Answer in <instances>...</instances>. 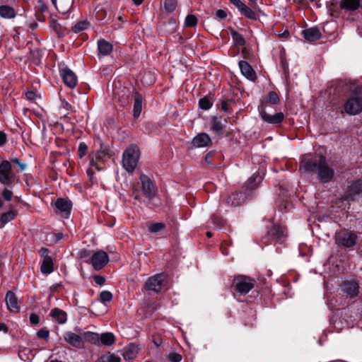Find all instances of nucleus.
Wrapping results in <instances>:
<instances>
[{
	"label": "nucleus",
	"instance_id": "nucleus-57",
	"mask_svg": "<svg viewBox=\"0 0 362 362\" xmlns=\"http://www.w3.org/2000/svg\"><path fill=\"white\" fill-rule=\"evenodd\" d=\"M94 280H95V282L98 285H100V286L103 285L105 281V279L103 276H100V275L95 276L94 277Z\"/></svg>",
	"mask_w": 362,
	"mask_h": 362
},
{
	"label": "nucleus",
	"instance_id": "nucleus-37",
	"mask_svg": "<svg viewBox=\"0 0 362 362\" xmlns=\"http://www.w3.org/2000/svg\"><path fill=\"white\" fill-rule=\"evenodd\" d=\"M230 35L235 45L242 46L245 45V41L242 35L240 34L238 32L233 29H231Z\"/></svg>",
	"mask_w": 362,
	"mask_h": 362
},
{
	"label": "nucleus",
	"instance_id": "nucleus-35",
	"mask_svg": "<svg viewBox=\"0 0 362 362\" xmlns=\"http://www.w3.org/2000/svg\"><path fill=\"white\" fill-rule=\"evenodd\" d=\"M141 110H142V99L139 95H137L134 99V110H133L134 117L137 118L140 115Z\"/></svg>",
	"mask_w": 362,
	"mask_h": 362
},
{
	"label": "nucleus",
	"instance_id": "nucleus-34",
	"mask_svg": "<svg viewBox=\"0 0 362 362\" xmlns=\"http://www.w3.org/2000/svg\"><path fill=\"white\" fill-rule=\"evenodd\" d=\"M0 16L4 18H12L15 17L16 12L14 9L8 6H0Z\"/></svg>",
	"mask_w": 362,
	"mask_h": 362
},
{
	"label": "nucleus",
	"instance_id": "nucleus-63",
	"mask_svg": "<svg viewBox=\"0 0 362 362\" xmlns=\"http://www.w3.org/2000/svg\"><path fill=\"white\" fill-rule=\"evenodd\" d=\"M0 331H3L5 333L8 332L7 326L4 322H0Z\"/></svg>",
	"mask_w": 362,
	"mask_h": 362
},
{
	"label": "nucleus",
	"instance_id": "nucleus-62",
	"mask_svg": "<svg viewBox=\"0 0 362 362\" xmlns=\"http://www.w3.org/2000/svg\"><path fill=\"white\" fill-rule=\"evenodd\" d=\"M221 110L224 112H228V104L227 102L226 101H223L221 103Z\"/></svg>",
	"mask_w": 362,
	"mask_h": 362
},
{
	"label": "nucleus",
	"instance_id": "nucleus-40",
	"mask_svg": "<svg viewBox=\"0 0 362 362\" xmlns=\"http://www.w3.org/2000/svg\"><path fill=\"white\" fill-rule=\"evenodd\" d=\"M89 24L86 21L78 22L72 27V30L75 33H79L88 28Z\"/></svg>",
	"mask_w": 362,
	"mask_h": 362
},
{
	"label": "nucleus",
	"instance_id": "nucleus-24",
	"mask_svg": "<svg viewBox=\"0 0 362 362\" xmlns=\"http://www.w3.org/2000/svg\"><path fill=\"white\" fill-rule=\"evenodd\" d=\"M340 6L347 11H355L360 8V0H341Z\"/></svg>",
	"mask_w": 362,
	"mask_h": 362
},
{
	"label": "nucleus",
	"instance_id": "nucleus-39",
	"mask_svg": "<svg viewBox=\"0 0 362 362\" xmlns=\"http://www.w3.org/2000/svg\"><path fill=\"white\" fill-rule=\"evenodd\" d=\"M212 105L213 103L206 96L201 98L199 101V107L204 110H209L212 107Z\"/></svg>",
	"mask_w": 362,
	"mask_h": 362
},
{
	"label": "nucleus",
	"instance_id": "nucleus-44",
	"mask_svg": "<svg viewBox=\"0 0 362 362\" xmlns=\"http://www.w3.org/2000/svg\"><path fill=\"white\" fill-rule=\"evenodd\" d=\"M100 299L102 303L110 302L112 299V294L107 291H103L100 293Z\"/></svg>",
	"mask_w": 362,
	"mask_h": 362
},
{
	"label": "nucleus",
	"instance_id": "nucleus-19",
	"mask_svg": "<svg viewBox=\"0 0 362 362\" xmlns=\"http://www.w3.org/2000/svg\"><path fill=\"white\" fill-rule=\"evenodd\" d=\"M211 144V139L206 133H199L192 139V144L196 148H203Z\"/></svg>",
	"mask_w": 362,
	"mask_h": 362
},
{
	"label": "nucleus",
	"instance_id": "nucleus-59",
	"mask_svg": "<svg viewBox=\"0 0 362 362\" xmlns=\"http://www.w3.org/2000/svg\"><path fill=\"white\" fill-rule=\"evenodd\" d=\"M277 35L279 38L287 39L289 37L290 33L288 30H285L284 32L278 33Z\"/></svg>",
	"mask_w": 362,
	"mask_h": 362
},
{
	"label": "nucleus",
	"instance_id": "nucleus-15",
	"mask_svg": "<svg viewBox=\"0 0 362 362\" xmlns=\"http://www.w3.org/2000/svg\"><path fill=\"white\" fill-rule=\"evenodd\" d=\"M140 180L144 194L148 197H153L156 194V187L151 179L146 175H141Z\"/></svg>",
	"mask_w": 362,
	"mask_h": 362
},
{
	"label": "nucleus",
	"instance_id": "nucleus-1",
	"mask_svg": "<svg viewBox=\"0 0 362 362\" xmlns=\"http://www.w3.org/2000/svg\"><path fill=\"white\" fill-rule=\"evenodd\" d=\"M300 169L305 173H315L317 180L325 184L334 180L335 172L324 156L305 157L300 163Z\"/></svg>",
	"mask_w": 362,
	"mask_h": 362
},
{
	"label": "nucleus",
	"instance_id": "nucleus-49",
	"mask_svg": "<svg viewBox=\"0 0 362 362\" xmlns=\"http://www.w3.org/2000/svg\"><path fill=\"white\" fill-rule=\"evenodd\" d=\"M211 221L215 227L220 228L223 225V220L218 216L214 215L211 216Z\"/></svg>",
	"mask_w": 362,
	"mask_h": 362
},
{
	"label": "nucleus",
	"instance_id": "nucleus-30",
	"mask_svg": "<svg viewBox=\"0 0 362 362\" xmlns=\"http://www.w3.org/2000/svg\"><path fill=\"white\" fill-rule=\"evenodd\" d=\"M82 335L84 342L86 341L92 344H97L100 341V335L98 333L93 332H85Z\"/></svg>",
	"mask_w": 362,
	"mask_h": 362
},
{
	"label": "nucleus",
	"instance_id": "nucleus-10",
	"mask_svg": "<svg viewBox=\"0 0 362 362\" xmlns=\"http://www.w3.org/2000/svg\"><path fill=\"white\" fill-rule=\"evenodd\" d=\"M63 337L67 344L75 348L83 349L84 347L83 335H79L72 332H66L64 334Z\"/></svg>",
	"mask_w": 362,
	"mask_h": 362
},
{
	"label": "nucleus",
	"instance_id": "nucleus-60",
	"mask_svg": "<svg viewBox=\"0 0 362 362\" xmlns=\"http://www.w3.org/2000/svg\"><path fill=\"white\" fill-rule=\"evenodd\" d=\"M37 7L41 11H45L47 10V6L45 4V3L41 1V0H39L37 1Z\"/></svg>",
	"mask_w": 362,
	"mask_h": 362
},
{
	"label": "nucleus",
	"instance_id": "nucleus-14",
	"mask_svg": "<svg viewBox=\"0 0 362 362\" xmlns=\"http://www.w3.org/2000/svg\"><path fill=\"white\" fill-rule=\"evenodd\" d=\"M342 291L349 298L356 297L358 293L359 286L354 280L346 281L341 286Z\"/></svg>",
	"mask_w": 362,
	"mask_h": 362
},
{
	"label": "nucleus",
	"instance_id": "nucleus-61",
	"mask_svg": "<svg viewBox=\"0 0 362 362\" xmlns=\"http://www.w3.org/2000/svg\"><path fill=\"white\" fill-rule=\"evenodd\" d=\"M6 141V134L2 132H0V146H2L4 145Z\"/></svg>",
	"mask_w": 362,
	"mask_h": 362
},
{
	"label": "nucleus",
	"instance_id": "nucleus-42",
	"mask_svg": "<svg viewBox=\"0 0 362 362\" xmlns=\"http://www.w3.org/2000/svg\"><path fill=\"white\" fill-rule=\"evenodd\" d=\"M185 23L187 27H195L197 24V18L194 15H188L185 18Z\"/></svg>",
	"mask_w": 362,
	"mask_h": 362
},
{
	"label": "nucleus",
	"instance_id": "nucleus-48",
	"mask_svg": "<svg viewBox=\"0 0 362 362\" xmlns=\"http://www.w3.org/2000/svg\"><path fill=\"white\" fill-rule=\"evenodd\" d=\"M1 197L4 200L9 202L12 199L13 192L11 190L6 187L2 191Z\"/></svg>",
	"mask_w": 362,
	"mask_h": 362
},
{
	"label": "nucleus",
	"instance_id": "nucleus-56",
	"mask_svg": "<svg viewBox=\"0 0 362 362\" xmlns=\"http://www.w3.org/2000/svg\"><path fill=\"white\" fill-rule=\"evenodd\" d=\"M216 16L218 19H223L227 16V13L224 10L219 9L216 12Z\"/></svg>",
	"mask_w": 362,
	"mask_h": 362
},
{
	"label": "nucleus",
	"instance_id": "nucleus-55",
	"mask_svg": "<svg viewBox=\"0 0 362 362\" xmlns=\"http://www.w3.org/2000/svg\"><path fill=\"white\" fill-rule=\"evenodd\" d=\"M30 322L33 325H36L40 322L39 316L37 314L33 313L30 315Z\"/></svg>",
	"mask_w": 362,
	"mask_h": 362
},
{
	"label": "nucleus",
	"instance_id": "nucleus-50",
	"mask_svg": "<svg viewBox=\"0 0 362 362\" xmlns=\"http://www.w3.org/2000/svg\"><path fill=\"white\" fill-rule=\"evenodd\" d=\"M106 356V362H121V358L119 356H116L114 354H105Z\"/></svg>",
	"mask_w": 362,
	"mask_h": 362
},
{
	"label": "nucleus",
	"instance_id": "nucleus-17",
	"mask_svg": "<svg viewBox=\"0 0 362 362\" xmlns=\"http://www.w3.org/2000/svg\"><path fill=\"white\" fill-rule=\"evenodd\" d=\"M239 68L242 74L251 81H255L257 78L255 71L250 64L243 60L239 62Z\"/></svg>",
	"mask_w": 362,
	"mask_h": 362
},
{
	"label": "nucleus",
	"instance_id": "nucleus-33",
	"mask_svg": "<svg viewBox=\"0 0 362 362\" xmlns=\"http://www.w3.org/2000/svg\"><path fill=\"white\" fill-rule=\"evenodd\" d=\"M137 354V348L134 344H131L128 349H125L123 353V357L127 361L133 360Z\"/></svg>",
	"mask_w": 362,
	"mask_h": 362
},
{
	"label": "nucleus",
	"instance_id": "nucleus-25",
	"mask_svg": "<svg viewBox=\"0 0 362 362\" xmlns=\"http://www.w3.org/2000/svg\"><path fill=\"white\" fill-rule=\"evenodd\" d=\"M98 47L100 54L106 56L112 50V45L105 40H100L98 42Z\"/></svg>",
	"mask_w": 362,
	"mask_h": 362
},
{
	"label": "nucleus",
	"instance_id": "nucleus-4",
	"mask_svg": "<svg viewBox=\"0 0 362 362\" xmlns=\"http://www.w3.org/2000/svg\"><path fill=\"white\" fill-rule=\"evenodd\" d=\"M255 279L246 276L240 275L234 278L232 286L240 294H247L255 286Z\"/></svg>",
	"mask_w": 362,
	"mask_h": 362
},
{
	"label": "nucleus",
	"instance_id": "nucleus-52",
	"mask_svg": "<svg viewBox=\"0 0 362 362\" xmlns=\"http://www.w3.org/2000/svg\"><path fill=\"white\" fill-rule=\"evenodd\" d=\"M51 26L53 28V29L59 36L62 35V26L59 23H57V21L52 20L51 23Z\"/></svg>",
	"mask_w": 362,
	"mask_h": 362
},
{
	"label": "nucleus",
	"instance_id": "nucleus-22",
	"mask_svg": "<svg viewBox=\"0 0 362 362\" xmlns=\"http://www.w3.org/2000/svg\"><path fill=\"white\" fill-rule=\"evenodd\" d=\"M303 35L305 39L310 42L316 41L321 37L319 29L316 28H310L303 30Z\"/></svg>",
	"mask_w": 362,
	"mask_h": 362
},
{
	"label": "nucleus",
	"instance_id": "nucleus-43",
	"mask_svg": "<svg viewBox=\"0 0 362 362\" xmlns=\"http://www.w3.org/2000/svg\"><path fill=\"white\" fill-rule=\"evenodd\" d=\"M107 151L106 149L98 151L96 154L93 157L98 162H104L105 158L107 156Z\"/></svg>",
	"mask_w": 362,
	"mask_h": 362
},
{
	"label": "nucleus",
	"instance_id": "nucleus-2",
	"mask_svg": "<svg viewBox=\"0 0 362 362\" xmlns=\"http://www.w3.org/2000/svg\"><path fill=\"white\" fill-rule=\"evenodd\" d=\"M139 148L134 144L129 146L122 154V166L129 173H133L140 158Z\"/></svg>",
	"mask_w": 362,
	"mask_h": 362
},
{
	"label": "nucleus",
	"instance_id": "nucleus-16",
	"mask_svg": "<svg viewBox=\"0 0 362 362\" xmlns=\"http://www.w3.org/2000/svg\"><path fill=\"white\" fill-rule=\"evenodd\" d=\"M51 1L58 12L62 14L68 13L74 4V0H51Z\"/></svg>",
	"mask_w": 362,
	"mask_h": 362
},
{
	"label": "nucleus",
	"instance_id": "nucleus-8",
	"mask_svg": "<svg viewBox=\"0 0 362 362\" xmlns=\"http://www.w3.org/2000/svg\"><path fill=\"white\" fill-rule=\"evenodd\" d=\"M357 240V235L352 232L339 233L336 238V243L345 247H354Z\"/></svg>",
	"mask_w": 362,
	"mask_h": 362
},
{
	"label": "nucleus",
	"instance_id": "nucleus-54",
	"mask_svg": "<svg viewBox=\"0 0 362 362\" xmlns=\"http://www.w3.org/2000/svg\"><path fill=\"white\" fill-rule=\"evenodd\" d=\"M230 3L232 4L238 11L245 4L241 0H229Z\"/></svg>",
	"mask_w": 362,
	"mask_h": 362
},
{
	"label": "nucleus",
	"instance_id": "nucleus-9",
	"mask_svg": "<svg viewBox=\"0 0 362 362\" xmlns=\"http://www.w3.org/2000/svg\"><path fill=\"white\" fill-rule=\"evenodd\" d=\"M109 261L107 254L103 250L95 252L91 257V264L95 270H100L104 267Z\"/></svg>",
	"mask_w": 362,
	"mask_h": 362
},
{
	"label": "nucleus",
	"instance_id": "nucleus-13",
	"mask_svg": "<svg viewBox=\"0 0 362 362\" xmlns=\"http://www.w3.org/2000/svg\"><path fill=\"white\" fill-rule=\"evenodd\" d=\"M268 235L271 238L272 241L282 243L286 235V230L279 225L274 224L272 228L268 231Z\"/></svg>",
	"mask_w": 362,
	"mask_h": 362
},
{
	"label": "nucleus",
	"instance_id": "nucleus-64",
	"mask_svg": "<svg viewBox=\"0 0 362 362\" xmlns=\"http://www.w3.org/2000/svg\"><path fill=\"white\" fill-rule=\"evenodd\" d=\"M94 362H106V356L105 355H103L102 356L99 357Z\"/></svg>",
	"mask_w": 362,
	"mask_h": 362
},
{
	"label": "nucleus",
	"instance_id": "nucleus-45",
	"mask_svg": "<svg viewBox=\"0 0 362 362\" xmlns=\"http://www.w3.org/2000/svg\"><path fill=\"white\" fill-rule=\"evenodd\" d=\"M267 101L272 104H277L279 102V98L274 91H270L267 95Z\"/></svg>",
	"mask_w": 362,
	"mask_h": 362
},
{
	"label": "nucleus",
	"instance_id": "nucleus-29",
	"mask_svg": "<svg viewBox=\"0 0 362 362\" xmlns=\"http://www.w3.org/2000/svg\"><path fill=\"white\" fill-rule=\"evenodd\" d=\"M100 341L105 346H112L115 342V335L112 332H105L100 336Z\"/></svg>",
	"mask_w": 362,
	"mask_h": 362
},
{
	"label": "nucleus",
	"instance_id": "nucleus-26",
	"mask_svg": "<svg viewBox=\"0 0 362 362\" xmlns=\"http://www.w3.org/2000/svg\"><path fill=\"white\" fill-rule=\"evenodd\" d=\"M16 212L12 209L2 214L0 216V228H4L6 223L15 218Z\"/></svg>",
	"mask_w": 362,
	"mask_h": 362
},
{
	"label": "nucleus",
	"instance_id": "nucleus-3",
	"mask_svg": "<svg viewBox=\"0 0 362 362\" xmlns=\"http://www.w3.org/2000/svg\"><path fill=\"white\" fill-rule=\"evenodd\" d=\"M362 193V180L358 179L353 181L347 185L343 190L340 199L342 202H346L350 204L355 202Z\"/></svg>",
	"mask_w": 362,
	"mask_h": 362
},
{
	"label": "nucleus",
	"instance_id": "nucleus-46",
	"mask_svg": "<svg viewBox=\"0 0 362 362\" xmlns=\"http://www.w3.org/2000/svg\"><path fill=\"white\" fill-rule=\"evenodd\" d=\"M36 334L38 338L47 341L49 337V331L47 328H42L38 330Z\"/></svg>",
	"mask_w": 362,
	"mask_h": 362
},
{
	"label": "nucleus",
	"instance_id": "nucleus-36",
	"mask_svg": "<svg viewBox=\"0 0 362 362\" xmlns=\"http://www.w3.org/2000/svg\"><path fill=\"white\" fill-rule=\"evenodd\" d=\"M241 14L244 15L246 18L255 20L257 18L256 13L246 4H245L240 10Z\"/></svg>",
	"mask_w": 362,
	"mask_h": 362
},
{
	"label": "nucleus",
	"instance_id": "nucleus-23",
	"mask_svg": "<svg viewBox=\"0 0 362 362\" xmlns=\"http://www.w3.org/2000/svg\"><path fill=\"white\" fill-rule=\"evenodd\" d=\"M54 271V263L52 257L43 259L40 266V272L44 274H49Z\"/></svg>",
	"mask_w": 362,
	"mask_h": 362
},
{
	"label": "nucleus",
	"instance_id": "nucleus-47",
	"mask_svg": "<svg viewBox=\"0 0 362 362\" xmlns=\"http://www.w3.org/2000/svg\"><path fill=\"white\" fill-rule=\"evenodd\" d=\"M87 148V145L84 142L79 144L78 148V156L80 158H83L86 154Z\"/></svg>",
	"mask_w": 362,
	"mask_h": 362
},
{
	"label": "nucleus",
	"instance_id": "nucleus-41",
	"mask_svg": "<svg viewBox=\"0 0 362 362\" xmlns=\"http://www.w3.org/2000/svg\"><path fill=\"white\" fill-rule=\"evenodd\" d=\"M163 6L167 12H173L177 6V0H165Z\"/></svg>",
	"mask_w": 362,
	"mask_h": 362
},
{
	"label": "nucleus",
	"instance_id": "nucleus-27",
	"mask_svg": "<svg viewBox=\"0 0 362 362\" xmlns=\"http://www.w3.org/2000/svg\"><path fill=\"white\" fill-rule=\"evenodd\" d=\"M51 316L59 324H64L66 321V313L59 308L53 309L51 311Z\"/></svg>",
	"mask_w": 362,
	"mask_h": 362
},
{
	"label": "nucleus",
	"instance_id": "nucleus-12",
	"mask_svg": "<svg viewBox=\"0 0 362 362\" xmlns=\"http://www.w3.org/2000/svg\"><path fill=\"white\" fill-rule=\"evenodd\" d=\"M60 75L64 83L70 88H74L77 85V76L69 68H64L60 71Z\"/></svg>",
	"mask_w": 362,
	"mask_h": 362
},
{
	"label": "nucleus",
	"instance_id": "nucleus-11",
	"mask_svg": "<svg viewBox=\"0 0 362 362\" xmlns=\"http://www.w3.org/2000/svg\"><path fill=\"white\" fill-rule=\"evenodd\" d=\"M164 279L165 275L162 273L151 276L146 284V288L155 292L160 291Z\"/></svg>",
	"mask_w": 362,
	"mask_h": 362
},
{
	"label": "nucleus",
	"instance_id": "nucleus-21",
	"mask_svg": "<svg viewBox=\"0 0 362 362\" xmlns=\"http://www.w3.org/2000/svg\"><path fill=\"white\" fill-rule=\"evenodd\" d=\"M245 193L240 192L232 194L230 196L226 199V202L228 205L231 206H238L242 204L245 200Z\"/></svg>",
	"mask_w": 362,
	"mask_h": 362
},
{
	"label": "nucleus",
	"instance_id": "nucleus-20",
	"mask_svg": "<svg viewBox=\"0 0 362 362\" xmlns=\"http://www.w3.org/2000/svg\"><path fill=\"white\" fill-rule=\"evenodd\" d=\"M211 130L217 134H222L225 128V124L222 122L221 117L213 116L210 121Z\"/></svg>",
	"mask_w": 362,
	"mask_h": 362
},
{
	"label": "nucleus",
	"instance_id": "nucleus-53",
	"mask_svg": "<svg viewBox=\"0 0 362 362\" xmlns=\"http://www.w3.org/2000/svg\"><path fill=\"white\" fill-rule=\"evenodd\" d=\"M10 162H11V163H13L18 165L21 171H24L26 168V164L21 162L18 158H13L11 160Z\"/></svg>",
	"mask_w": 362,
	"mask_h": 362
},
{
	"label": "nucleus",
	"instance_id": "nucleus-18",
	"mask_svg": "<svg viewBox=\"0 0 362 362\" xmlns=\"http://www.w3.org/2000/svg\"><path fill=\"white\" fill-rule=\"evenodd\" d=\"M6 303L8 309L13 313H18L20 310L18 298L15 293L11 291H7L6 295Z\"/></svg>",
	"mask_w": 362,
	"mask_h": 362
},
{
	"label": "nucleus",
	"instance_id": "nucleus-58",
	"mask_svg": "<svg viewBox=\"0 0 362 362\" xmlns=\"http://www.w3.org/2000/svg\"><path fill=\"white\" fill-rule=\"evenodd\" d=\"M39 254L43 257V259H46L47 257H51L49 255V250L45 248V247H42L40 250H39Z\"/></svg>",
	"mask_w": 362,
	"mask_h": 362
},
{
	"label": "nucleus",
	"instance_id": "nucleus-5",
	"mask_svg": "<svg viewBox=\"0 0 362 362\" xmlns=\"http://www.w3.org/2000/svg\"><path fill=\"white\" fill-rule=\"evenodd\" d=\"M15 178L11 162L6 160H2L0 163V183L5 186H11Z\"/></svg>",
	"mask_w": 362,
	"mask_h": 362
},
{
	"label": "nucleus",
	"instance_id": "nucleus-51",
	"mask_svg": "<svg viewBox=\"0 0 362 362\" xmlns=\"http://www.w3.org/2000/svg\"><path fill=\"white\" fill-rule=\"evenodd\" d=\"M182 358V356L177 353H170L168 356V359L171 362H180Z\"/></svg>",
	"mask_w": 362,
	"mask_h": 362
},
{
	"label": "nucleus",
	"instance_id": "nucleus-6",
	"mask_svg": "<svg viewBox=\"0 0 362 362\" xmlns=\"http://www.w3.org/2000/svg\"><path fill=\"white\" fill-rule=\"evenodd\" d=\"M344 111L350 115H356L362 112V96L354 95L346 100Z\"/></svg>",
	"mask_w": 362,
	"mask_h": 362
},
{
	"label": "nucleus",
	"instance_id": "nucleus-7",
	"mask_svg": "<svg viewBox=\"0 0 362 362\" xmlns=\"http://www.w3.org/2000/svg\"><path fill=\"white\" fill-rule=\"evenodd\" d=\"M267 105V104H262L258 108L262 119L264 122L271 124H279L281 123L284 119V113L280 112L274 115H270L266 110Z\"/></svg>",
	"mask_w": 362,
	"mask_h": 362
},
{
	"label": "nucleus",
	"instance_id": "nucleus-38",
	"mask_svg": "<svg viewBox=\"0 0 362 362\" xmlns=\"http://www.w3.org/2000/svg\"><path fill=\"white\" fill-rule=\"evenodd\" d=\"M147 226L151 233H157L165 227V224L160 222H149L147 223Z\"/></svg>",
	"mask_w": 362,
	"mask_h": 362
},
{
	"label": "nucleus",
	"instance_id": "nucleus-31",
	"mask_svg": "<svg viewBox=\"0 0 362 362\" xmlns=\"http://www.w3.org/2000/svg\"><path fill=\"white\" fill-rule=\"evenodd\" d=\"M262 178L259 175H252L247 180V189L252 190L257 187Z\"/></svg>",
	"mask_w": 362,
	"mask_h": 362
},
{
	"label": "nucleus",
	"instance_id": "nucleus-32",
	"mask_svg": "<svg viewBox=\"0 0 362 362\" xmlns=\"http://www.w3.org/2000/svg\"><path fill=\"white\" fill-rule=\"evenodd\" d=\"M99 163L93 158H91L89 163V167L86 170L87 175L91 178L95 173V170L100 171L102 168L100 167Z\"/></svg>",
	"mask_w": 362,
	"mask_h": 362
},
{
	"label": "nucleus",
	"instance_id": "nucleus-28",
	"mask_svg": "<svg viewBox=\"0 0 362 362\" xmlns=\"http://www.w3.org/2000/svg\"><path fill=\"white\" fill-rule=\"evenodd\" d=\"M56 207L61 211L69 214L71 204L69 201L64 199H58L55 203Z\"/></svg>",
	"mask_w": 362,
	"mask_h": 362
}]
</instances>
